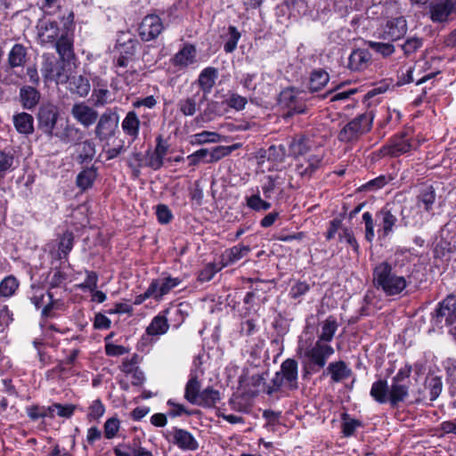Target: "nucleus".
<instances>
[{"instance_id": "obj_23", "label": "nucleus", "mask_w": 456, "mask_h": 456, "mask_svg": "<svg viewBox=\"0 0 456 456\" xmlns=\"http://www.w3.org/2000/svg\"><path fill=\"white\" fill-rule=\"evenodd\" d=\"M251 251L248 245L239 243L231 248H226L219 256L221 267H228L235 265L237 262L246 257Z\"/></svg>"}, {"instance_id": "obj_37", "label": "nucleus", "mask_w": 456, "mask_h": 456, "mask_svg": "<svg viewBox=\"0 0 456 456\" xmlns=\"http://www.w3.org/2000/svg\"><path fill=\"white\" fill-rule=\"evenodd\" d=\"M66 266L67 264H61V262H60L59 266L53 267V274L48 276V290H52L53 289L61 288L66 285V282L69 279L68 273L64 271Z\"/></svg>"}, {"instance_id": "obj_60", "label": "nucleus", "mask_w": 456, "mask_h": 456, "mask_svg": "<svg viewBox=\"0 0 456 456\" xmlns=\"http://www.w3.org/2000/svg\"><path fill=\"white\" fill-rule=\"evenodd\" d=\"M139 42L135 38H129L124 43H118L117 47L119 50V53L129 58L134 59L136 53L137 46Z\"/></svg>"}, {"instance_id": "obj_13", "label": "nucleus", "mask_w": 456, "mask_h": 456, "mask_svg": "<svg viewBox=\"0 0 456 456\" xmlns=\"http://www.w3.org/2000/svg\"><path fill=\"white\" fill-rule=\"evenodd\" d=\"M435 323L439 326L456 323V295L449 294L442 300L433 314Z\"/></svg>"}, {"instance_id": "obj_39", "label": "nucleus", "mask_w": 456, "mask_h": 456, "mask_svg": "<svg viewBox=\"0 0 456 456\" xmlns=\"http://www.w3.org/2000/svg\"><path fill=\"white\" fill-rule=\"evenodd\" d=\"M46 297L48 301L45 302L41 311V316L43 318H54L56 317L55 310H61L63 306V301L61 299L54 298L53 294L51 290L46 291Z\"/></svg>"}, {"instance_id": "obj_33", "label": "nucleus", "mask_w": 456, "mask_h": 456, "mask_svg": "<svg viewBox=\"0 0 456 456\" xmlns=\"http://www.w3.org/2000/svg\"><path fill=\"white\" fill-rule=\"evenodd\" d=\"M68 88L71 94L86 97L90 92L91 85L86 77L72 76L68 78Z\"/></svg>"}, {"instance_id": "obj_16", "label": "nucleus", "mask_w": 456, "mask_h": 456, "mask_svg": "<svg viewBox=\"0 0 456 456\" xmlns=\"http://www.w3.org/2000/svg\"><path fill=\"white\" fill-rule=\"evenodd\" d=\"M164 436L168 443L173 444L183 452H195L200 447L195 436L184 428L174 427L172 432Z\"/></svg>"}, {"instance_id": "obj_40", "label": "nucleus", "mask_w": 456, "mask_h": 456, "mask_svg": "<svg viewBox=\"0 0 456 456\" xmlns=\"http://www.w3.org/2000/svg\"><path fill=\"white\" fill-rule=\"evenodd\" d=\"M20 287L18 279L11 274L0 281V297L10 298L15 295Z\"/></svg>"}, {"instance_id": "obj_36", "label": "nucleus", "mask_w": 456, "mask_h": 456, "mask_svg": "<svg viewBox=\"0 0 456 456\" xmlns=\"http://www.w3.org/2000/svg\"><path fill=\"white\" fill-rule=\"evenodd\" d=\"M27 48L20 43H16L8 53L7 64L10 69L24 66L27 61Z\"/></svg>"}, {"instance_id": "obj_35", "label": "nucleus", "mask_w": 456, "mask_h": 456, "mask_svg": "<svg viewBox=\"0 0 456 456\" xmlns=\"http://www.w3.org/2000/svg\"><path fill=\"white\" fill-rule=\"evenodd\" d=\"M330 81L329 73L322 69H315L310 73L307 88L309 92L315 93L321 91Z\"/></svg>"}, {"instance_id": "obj_10", "label": "nucleus", "mask_w": 456, "mask_h": 456, "mask_svg": "<svg viewBox=\"0 0 456 456\" xmlns=\"http://www.w3.org/2000/svg\"><path fill=\"white\" fill-rule=\"evenodd\" d=\"M60 118V110L53 102H43L37 110V120L38 129L48 136L56 135L54 129Z\"/></svg>"}, {"instance_id": "obj_12", "label": "nucleus", "mask_w": 456, "mask_h": 456, "mask_svg": "<svg viewBox=\"0 0 456 456\" xmlns=\"http://www.w3.org/2000/svg\"><path fill=\"white\" fill-rule=\"evenodd\" d=\"M165 29L161 18L155 13L145 15L138 25V36L142 42L155 40Z\"/></svg>"}, {"instance_id": "obj_51", "label": "nucleus", "mask_w": 456, "mask_h": 456, "mask_svg": "<svg viewBox=\"0 0 456 456\" xmlns=\"http://www.w3.org/2000/svg\"><path fill=\"white\" fill-rule=\"evenodd\" d=\"M71 368L66 367L62 362L57 360V364L52 369H49L45 373L46 380H58L68 377Z\"/></svg>"}, {"instance_id": "obj_26", "label": "nucleus", "mask_w": 456, "mask_h": 456, "mask_svg": "<svg viewBox=\"0 0 456 456\" xmlns=\"http://www.w3.org/2000/svg\"><path fill=\"white\" fill-rule=\"evenodd\" d=\"M168 314L169 309L166 308L154 316L146 328L147 335L154 337L166 334L170 327L167 320Z\"/></svg>"}, {"instance_id": "obj_5", "label": "nucleus", "mask_w": 456, "mask_h": 456, "mask_svg": "<svg viewBox=\"0 0 456 456\" xmlns=\"http://www.w3.org/2000/svg\"><path fill=\"white\" fill-rule=\"evenodd\" d=\"M374 115L371 110L357 115L341 128L338 134V141L354 144L363 134L370 131Z\"/></svg>"}, {"instance_id": "obj_61", "label": "nucleus", "mask_w": 456, "mask_h": 456, "mask_svg": "<svg viewBox=\"0 0 456 456\" xmlns=\"http://www.w3.org/2000/svg\"><path fill=\"white\" fill-rule=\"evenodd\" d=\"M164 159L159 154H156L154 151L148 150L145 153V163L143 166L158 171L163 167Z\"/></svg>"}, {"instance_id": "obj_62", "label": "nucleus", "mask_w": 456, "mask_h": 456, "mask_svg": "<svg viewBox=\"0 0 456 456\" xmlns=\"http://www.w3.org/2000/svg\"><path fill=\"white\" fill-rule=\"evenodd\" d=\"M401 293L403 289H406L405 293H410L415 291L420 282V279L419 277V273H411L408 278L401 277Z\"/></svg>"}, {"instance_id": "obj_52", "label": "nucleus", "mask_w": 456, "mask_h": 456, "mask_svg": "<svg viewBox=\"0 0 456 456\" xmlns=\"http://www.w3.org/2000/svg\"><path fill=\"white\" fill-rule=\"evenodd\" d=\"M200 404L203 407L211 408L220 400V393L218 390L214 389L211 387L205 388L200 393Z\"/></svg>"}, {"instance_id": "obj_27", "label": "nucleus", "mask_w": 456, "mask_h": 456, "mask_svg": "<svg viewBox=\"0 0 456 456\" xmlns=\"http://www.w3.org/2000/svg\"><path fill=\"white\" fill-rule=\"evenodd\" d=\"M452 12H456V0H444L430 6V19L435 22L446 20Z\"/></svg>"}, {"instance_id": "obj_9", "label": "nucleus", "mask_w": 456, "mask_h": 456, "mask_svg": "<svg viewBox=\"0 0 456 456\" xmlns=\"http://www.w3.org/2000/svg\"><path fill=\"white\" fill-rule=\"evenodd\" d=\"M324 152L317 147L314 151L295 159V170L305 180L309 181L324 165Z\"/></svg>"}, {"instance_id": "obj_56", "label": "nucleus", "mask_w": 456, "mask_h": 456, "mask_svg": "<svg viewBox=\"0 0 456 456\" xmlns=\"http://www.w3.org/2000/svg\"><path fill=\"white\" fill-rule=\"evenodd\" d=\"M106 408L102 401L97 398L92 402L88 407V413L86 419L89 421L99 420L105 413Z\"/></svg>"}, {"instance_id": "obj_50", "label": "nucleus", "mask_w": 456, "mask_h": 456, "mask_svg": "<svg viewBox=\"0 0 456 456\" xmlns=\"http://www.w3.org/2000/svg\"><path fill=\"white\" fill-rule=\"evenodd\" d=\"M312 288V285L305 281L297 280L293 285H291L289 297L291 299L301 301V297L306 295Z\"/></svg>"}, {"instance_id": "obj_25", "label": "nucleus", "mask_w": 456, "mask_h": 456, "mask_svg": "<svg viewBox=\"0 0 456 456\" xmlns=\"http://www.w3.org/2000/svg\"><path fill=\"white\" fill-rule=\"evenodd\" d=\"M37 5L45 16H56L60 21L62 16L73 12L65 7L66 0H37Z\"/></svg>"}, {"instance_id": "obj_30", "label": "nucleus", "mask_w": 456, "mask_h": 456, "mask_svg": "<svg viewBox=\"0 0 456 456\" xmlns=\"http://www.w3.org/2000/svg\"><path fill=\"white\" fill-rule=\"evenodd\" d=\"M12 124L18 134L30 135L34 133V117L25 111L15 113L12 116Z\"/></svg>"}, {"instance_id": "obj_19", "label": "nucleus", "mask_w": 456, "mask_h": 456, "mask_svg": "<svg viewBox=\"0 0 456 456\" xmlns=\"http://www.w3.org/2000/svg\"><path fill=\"white\" fill-rule=\"evenodd\" d=\"M183 279L181 277H172L170 273L163 272L160 277L153 279L151 281V286H154L155 300L160 301L164 296L170 293L172 289L178 287Z\"/></svg>"}, {"instance_id": "obj_45", "label": "nucleus", "mask_w": 456, "mask_h": 456, "mask_svg": "<svg viewBox=\"0 0 456 456\" xmlns=\"http://www.w3.org/2000/svg\"><path fill=\"white\" fill-rule=\"evenodd\" d=\"M223 269L224 267H221L220 261L217 263H208L201 270L199 271L197 281L200 283L208 282Z\"/></svg>"}, {"instance_id": "obj_38", "label": "nucleus", "mask_w": 456, "mask_h": 456, "mask_svg": "<svg viewBox=\"0 0 456 456\" xmlns=\"http://www.w3.org/2000/svg\"><path fill=\"white\" fill-rule=\"evenodd\" d=\"M379 38L389 41L392 44L399 40V18L388 20L383 27Z\"/></svg>"}, {"instance_id": "obj_7", "label": "nucleus", "mask_w": 456, "mask_h": 456, "mask_svg": "<svg viewBox=\"0 0 456 456\" xmlns=\"http://www.w3.org/2000/svg\"><path fill=\"white\" fill-rule=\"evenodd\" d=\"M372 283L378 290H382L387 296L399 294V276L387 261L375 266L372 272Z\"/></svg>"}, {"instance_id": "obj_15", "label": "nucleus", "mask_w": 456, "mask_h": 456, "mask_svg": "<svg viewBox=\"0 0 456 456\" xmlns=\"http://www.w3.org/2000/svg\"><path fill=\"white\" fill-rule=\"evenodd\" d=\"M317 147L313 136L305 133L295 134L288 141L289 156L294 159H299Z\"/></svg>"}, {"instance_id": "obj_14", "label": "nucleus", "mask_w": 456, "mask_h": 456, "mask_svg": "<svg viewBox=\"0 0 456 456\" xmlns=\"http://www.w3.org/2000/svg\"><path fill=\"white\" fill-rule=\"evenodd\" d=\"M52 16H45L40 19L37 25V37L42 45L53 44L62 33V26H59L60 20L52 19Z\"/></svg>"}, {"instance_id": "obj_32", "label": "nucleus", "mask_w": 456, "mask_h": 456, "mask_svg": "<svg viewBox=\"0 0 456 456\" xmlns=\"http://www.w3.org/2000/svg\"><path fill=\"white\" fill-rule=\"evenodd\" d=\"M141 120L134 110H129L121 122L124 134L135 141L140 133Z\"/></svg>"}, {"instance_id": "obj_63", "label": "nucleus", "mask_w": 456, "mask_h": 456, "mask_svg": "<svg viewBox=\"0 0 456 456\" xmlns=\"http://www.w3.org/2000/svg\"><path fill=\"white\" fill-rule=\"evenodd\" d=\"M41 72L45 81L57 80L61 76L59 71H56V65L53 61H45L43 63Z\"/></svg>"}, {"instance_id": "obj_53", "label": "nucleus", "mask_w": 456, "mask_h": 456, "mask_svg": "<svg viewBox=\"0 0 456 456\" xmlns=\"http://www.w3.org/2000/svg\"><path fill=\"white\" fill-rule=\"evenodd\" d=\"M120 420L117 416L107 419L103 425V436L106 439L115 438L120 429Z\"/></svg>"}, {"instance_id": "obj_4", "label": "nucleus", "mask_w": 456, "mask_h": 456, "mask_svg": "<svg viewBox=\"0 0 456 456\" xmlns=\"http://www.w3.org/2000/svg\"><path fill=\"white\" fill-rule=\"evenodd\" d=\"M334 352L335 350L330 345L316 341L305 349L298 347L297 354L304 359V370L306 373H309L317 372L323 369Z\"/></svg>"}, {"instance_id": "obj_43", "label": "nucleus", "mask_w": 456, "mask_h": 456, "mask_svg": "<svg viewBox=\"0 0 456 456\" xmlns=\"http://www.w3.org/2000/svg\"><path fill=\"white\" fill-rule=\"evenodd\" d=\"M240 37L241 35L238 28L235 26L230 25L228 27L227 35L222 36V38L224 40V51L226 53H233L237 48V45Z\"/></svg>"}, {"instance_id": "obj_22", "label": "nucleus", "mask_w": 456, "mask_h": 456, "mask_svg": "<svg viewBox=\"0 0 456 456\" xmlns=\"http://www.w3.org/2000/svg\"><path fill=\"white\" fill-rule=\"evenodd\" d=\"M353 375V371L348 364L342 360L331 362L327 368L323 370L321 379L327 376L330 377L332 383H340Z\"/></svg>"}, {"instance_id": "obj_58", "label": "nucleus", "mask_w": 456, "mask_h": 456, "mask_svg": "<svg viewBox=\"0 0 456 456\" xmlns=\"http://www.w3.org/2000/svg\"><path fill=\"white\" fill-rule=\"evenodd\" d=\"M393 177L390 175H380L379 176L370 180L362 186V190L363 191H376L383 188L386 184H387Z\"/></svg>"}, {"instance_id": "obj_18", "label": "nucleus", "mask_w": 456, "mask_h": 456, "mask_svg": "<svg viewBox=\"0 0 456 456\" xmlns=\"http://www.w3.org/2000/svg\"><path fill=\"white\" fill-rule=\"evenodd\" d=\"M118 126V118L115 113L106 111L102 113L95 127L96 137L103 142L115 136Z\"/></svg>"}, {"instance_id": "obj_29", "label": "nucleus", "mask_w": 456, "mask_h": 456, "mask_svg": "<svg viewBox=\"0 0 456 456\" xmlns=\"http://www.w3.org/2000/svg\"><path fill=\"white\" fill-rule=\"evenodd\" d=\"M371 54L367 49L357 48L352 51L348 58V69L353 71H361L367 69Z\"/></svg>"}, {"instance_id": "obj_55", "label": "nucleus", "mask_w": 456, "mask_h": 456, "mask_svg": "<svg viewBox=\"0 0 456 456\" xmlns=\"http://www.w3.org/2000/svg\"><path fill=\"white\" fill-rule=\"evenodd\" d=\"M167 405L170 407L167 415L171 418H177L182 415L191 416L195 411L188 410L183 404L176 403L174 399H168Z\"/></svg>"}, {"instance_id": "obj_31", "label": "nucleus", "mask_w": 456, "mask_h": 456, "mask_svg": "<svg viewBox=\"0 0 456 456\" xmlns=\"http://www.w3.org/2000/svg\"><path fill=\"white\" fill-rule=\"evenodd\" d=\"M92 99L96 107L104 106L111 102V94L108 89L107 81L101 78L94 81Z\"/></svg>"}, {"instance_id": "obj_46", "label": "nucleus", "mask_w": 456, "mask_h": 456, "mask_svg": "<svg viewBox=\"0 0 456 456\" xmlns=\"http://www.w3.org/2000/svg\"><path fill=\"white\" fill-rule=\"evenodd\" d=\"M200 383L198 378L196 376L190 378L185 386L184 398L194 404L200 397Z\"/></svg>"}, {"instance_id": "obj_59", "label": "nucleus", "mask_w": 456, "mask_h": 456, "mask_svg": "<svg viewBox=\"0 0 456 456\" xmlns=\"http://www.w3.org/2000/svg\"><path fill=\"white\" fill-rule=\"evenodd\" d=\"M227 106L236 111H241L245 109L248 99L237 93H230L225 100Z\"/></svg>"}, {"instance_id": "obj_49", "label": "nucleus", "mask_w": 456, "mask_h": 456, "mask_svg": "<svg viewBox=\"0 0 456 456\" xmlns=\"http://www.w3.org/2000/svg\"><path fill=\"white\" fill-rule=\"evenodd\" d=\"M45 296L46 292L44 290L43 287L37 284L30 285V289L28 292V297L37 309L43 308L45 304Z\"/></svg>"}, {"instance_id": "obj_20", "label": "nucleus", "mask_w": 456, "mask_h": 456, "mask_svg": "<svg viewBox=\"0 0 456 456\" xmlns=\"http://www.w3.org/2000/svg\"><path fill=\"white\" fill-rule=\"evenodd\" d=\"M172 65L178 69H183L197 62V49L193 44L185 43L171 58Z\"/></svg>"}, {"instance_id": "obj_24", "label": "nucleus", "mask_w": 456, "mask_h": 456, "mask_svg": "<svg viewBox=\"0 0 456 456\" xmlns=\"http://www.w3.org/2000/svg\"><path fill=\"white\" fill-rule=\"evenodd\" d=\"M72 117L85 127L94 125L98 118V112L85 102L75 103L71 108Z\"/></svg>"}, {"instance_id": "obj_41", "label": "nucleus", "mask_w": 456, "mask_h": 456, "mask_svg": "<svg viewBox=\"0 0 456 456\" xmlns=\"http://www.w3.org/2000/svg\"><path fill=\"white\" fill-rule=\"evenodd\" d=\"M341 433L344 437H350L354 436L355 430L363 426L361 420L351 418L350 414L347 412H343L341 414Z\"/></svg>"}, {"instance_id": "obj_6", "label": "nucleus", "mask_w": 456, "mask_h": 456, "mask_svg": "<svg viewBox=\"0 0 456 456\" xmlns=\"http://www.w3.org/2000/svg\"><path fill=\"white\" fill-rule=\"evenodd\" d=\"M62 33L61 37L52 45H54L56 53L63 61L70 62L75 59L74 53V30L75 14L70 12L62 16Z\"/></svg>"}, {"instance_id": "obj_34", "label": "nucleus", "mask_w": 456, "mask_h": 456, "mask_svg": "<svg viewBox=\"0 0 456 456\" xmlns=\"http://www.w3.org/2000/svg\"><path fill=\"white\" fill-rule=\"evenodd\" d=\"M97 175V168L94 166L83 168L76 177L77 187L79 188L81 191H87L93 187Z\"/></svg>"}, {"instance_id": "obj_2", "label": "nucleus", "mask_w": 456, "mask_h": 456, "mask_svg": "<svg viewBox=\"0 0 456 456\" xmlns=\"http://www.w3.org/2000/svg\"><path fill=\"white\" fill-rule=\"evenodd\" d=\"M411 192L416 198V206L403 215L406 226H420L430 216L436 201L435 189L431 184L420 183L413 186Z\"/></svg>"}, {"instance_id": "obj_54", "label": "nucleus", "mask_w": 456, "mask_h": 456, "mask_svg": "<svg viewBox=\"0 0 456 456\" xmlns=\"http://www.w3.org/2000/svg\"><path fill=\"white\" fill-rule=\"evenodd\" d=\"M265 152L268 161L281 163L285 159L287 150L283 144H273L266 150Z\"/></svg>"}, {"instance_id": "obj_8", "label": "nucleus", "mask_w": 456, "mask_h": 456, "mask_svg": "<svg viewBox=\"0 0 456 456\" xmlns=\"http://www.w3.org/2000/svg\"><path fill=\"white\" fill-rule=\"evenodd\" d=\"M370 395L379 404L389 403L391 408H396L399 405V372L393 377L390 388L385 379L374 381Z\"/></svg>"}, {"instance_id": "obj_17", "label": "nucleus", "mask_w": 456, "mask_h": 456, "mask_svg": "<svg viewBox=\"0 0 456 456\" xmlns=\"http://www.w3.org/2000/svg\"><path fill=\"white\" fill-rule=\"evenodd\" d=\"M75 236L71 231H65L63 233L59 234L57 238V248L51 249L50 255L53 260H58L61 264H67V267L70 268L71 265L69 263V256L74 248Z\"/></svg>"}, {"instance_id": "obj_1", "label": "nucleus", "mask_w": 456, "mask_h": 456, "mask_svg": "<svg viewBox=\"0 0 456 456\" xmlns=\"http://www.w3.org/2000/svg\"><path fill=\"white\" fill-rule=\"evenodd\" d=\"M424 366L416 362L413 366L406 364L401 369V382L404 377L412 378L414 383L408 381L407 384H401V402L412 404L422 402L426 399L435 401L442 392L443 382L437 376H430L426 379L424 388L418 382V377L423 374Z\"/></svg>"}, {"instance_id": "obj_11", "label": "nucleus", "mask_w": 456, "mask_h": 456, "mask_svg": "<svg viewBox=\"0 0 456 456\" xmlns=\"http://www.w3.org/2000/svg\"><path fill=\"white\" fill-rule=\"evenodd\" d=\"M299 93V90L297 88L289 86L279 94L277 103L282 110H286V116L291 117L295 114H304L306 112V105L298 97Z\"/></svg>"}, {"instance_id": "obj_57", "label": "nucleus", "mask_w": 456, "mask_h": 456, "mask_svg": "<svg viewBox=\"0 0 456 456\" xmlns=\"http://www.w3.org/2000/svg\"><path fill=\"white\" fill-rule=\"evenodd\" d=\"M338 239L341 242L345 240L357 256L360 254V245L355 239L352 229L347 227L342 228V232L338 234Z\"/></svg>"}, {"instance_id": "obj_44", "label": "nucleus", "mask_w": 456, "mask_h": 456, "mask_svg": "<svg viewBox=\"0 0 456 456\" xmlns=\"http://www.w3.org/2000/svg\"><path fill=\"white\" fill-rule=\"evenodd\" d=\"M142 447V439L139 436H134L132 440L124 444H118L113 448L115 456H132L134 452Z\"/></svg>"}, {"instance_id": "obj_47", "label": "nucleus", "mask_w": 456, "mask_h": 456, "mask_svg": "<svg viewBox=\"0 0 456 456\" xmlns=\"http://www.w3.org/2000/svg\"><path fill=\"white\" fill-rule=\"evenodd\" d=\"M338 330L337 321L331 316L329 317L323 323L322 327V332L318 337L316 341H320L321 343H326L332 341L334 335Z\"/></svg>"}, {"instance_id": "obj_42", "label": "nucleus", "mask_w": 456, "mask_h": 456, "mask_svg": "<svg viewBox=\"0 0 456 456\" xmlns=\"http://www.w3.org/2000/svg\"><path fill=\"white\" fill-rule=\"evenodd\" d=\"M365 45H367L368 47L371 49L373 52H375L378 54H380L384 58L391 56L395 52V45L387 40H369L365 42Z\"/></svg>"}, {"instance_id": "obj_21", "label": "nucleus", "mask_w": 456, "mask_h": 456, "mask_svg": "<svg viewBox=\"0 0 456 456\" xmlns=\"http://www.w3.org/2000/svg\"><path fill=\"white\" fill-rule=\"evenodd\" d=\"M42 94L33 86L23 85L19 88L18 101L23 110H34L40 103Z\"/></svg>"}, {"instance_id": "obj_48", "label": "nucleus", "mask_w": 456, "mask_h": 456, "mask_svg": "<svg viewBox=\"0 0 456 456\" xmlns=\"http://www.w3.org/2000/svg\"><path fill=\"white\" fill-rule=\"evenodd\" d=\"M379 215L382 217V221L379 224V232H382L383 236H387L395 224L396 217L387 209V206L381 209Z\"/></svg>"}, {"instance_id": "obj_28", "label": "nucleus", "mask_w": 456, "mask_h": 456, "mask_svg": "<svg viewBox=\"0 0 456 456\" xmlns=\"http://www.w3.org/2000/svg\"><path fill=\"white\" fill-rule=\"evenodd\" d=\"M218 78V69L215 67L204 68L199 74L197 84L204 95L212 92L216 80Z\"/></svg>"}, {"instance_id": "obj_64", "label": "nucleus", "mask_w": 456, "mask_h": 456, "mask_svg": "<svg viewBox=\"0 0 456 456\" xmlns=\"http://www.w3.org/2000/svg\"><path fill=\"white\" fill-rule=\"evenodd\" d=\"M178 108L184 116H193L197 110V103L194 98L188 97L179 101Z\"/></svg>"}, {"instance_id": "obj_3", "label": "nucleus", "mask_w": 456, "mask_h": 456, "mask_svg": "<svg viewBox=\"0 0 456 456\" xmlns=\"http://www.w3.org/2000/svg\"><path fill=\"white\" fill-rule=\"evenodd\" d=\"M295 391L298 389V363L293 358L284 360L280 370L274 373L270 386H266L264 393L269 396L284 390Z\"/></svg>"}]
</instances>
